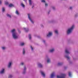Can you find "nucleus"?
Listing matches in <instances>:
<instances>
[{"mask_svg":"<svg viewBox=\"0 0 78 78\" xmlns=\"http://www.w3.org/2000/svg\"><path fill=\"white\" fill-rule=\"evenodd\" d=\"M11 32L12 34V36L13 39H16L18 38V36H17V33L16 32V29H14L11 30Z\"/></svg>","mask_w":78,"mask_h":78,"instance_id":"nucleus-1","label":"nucleus"},{"mask_svg":"<svg viewBox=\"0 0 78 78\" xmlns=\"http://www.w3.org/2000/svg\"><path fill=\"white\" fill-rule=\"evenodd\" d=\"M29 5L30 6H32V8H33L34 6V4L32 0H28Z\"/></svg>","mask_w":78,"mask_h":78,"instance_id":"nucleus-4","label":"nucleus"},{"mask_svg":"<svg viewBox=\"0 0 78 78\" xmlns=\"http://www.w3.org/2000/svg\"><path fill=\"white\" fill-rule=\"evenodd\" d=\"M9 7H14V5L12 4H10L9 5Z\"/></svg>","mask_w":78,"mask_h":78,"instance_id":"nucleus-25","label":"nucleus"},{"mask_svg":"<svg viewBox=\"0 0 78 78\" xmlns=\"http://www.w3.org/2000/svg\"><path fill=\"white\" fill-rule=\"evenodd\" d=\"M23 30H24L26 33H28L29 31V29L28 28H23Z\"/></svg>","mask_w":78,"mask_h":78,"instance_id":"nucleus-12","label":"nucleus"},{"mask_svg":"<svg viewBox=\"0 0 78 78\" xmlns=\"http://www.w3.org/2000/svg\"><path fill=\"white\" fill-rule=\"evenodd\" d=\"M26 51L25 50V49L23 48V55H24L25 54Z\"/></svg>","mask_w":78,"mask_h":78,"instance_id":"nucleus-18","label":"nucleus"},{"mask_svg":"<svg viewBox=\"0 0 78 78\" xmlns=\"http://www.w3.org/2000/svg\"><path fill=\"white\" fill-rule=\"evenodd\" d=\"M7 16L8 17H9V18L11 19V16L9 14H7Z\"/></svg>","mask_w":78,"mask_h":78,"instance_id":"nucleus-21","label":"nucleus"},{"mask_svg":"<svg viewBox=\"0 0 78 78\" xmlns=\"http://www.w3.org/2000/svg\"><path fill=\"white\" fill-rule=\"evenodd\" d=\"M38 37V38H39V37Z\"/></svg>","mask_w":78,"mask_h":78,"instance_id":"nucleus-47","label":"nucleus"},{"mask_svg":"<svg viewBox=\"0 0 78 78\" xmlns=\"http://www.w3.org/2000/svg\"><path fill=\"white\" fill-rule=\"evenodd\" d=\"M23 0V1H24V2H26V3H27V0Z\"/></svg>","mask_w":78,"mask_h":78,"instance_id":"nucleus-42","label":"nucleus"},{"mask_svg":"<svg viewBox=\"0 0 78 78\" xmlns=\"http://www.w3.org/2000/svg\"><path fill=\"white\" fill-rule=\"evenodd\" d=\"M24 45H25V43H21L20 44V45L21 46H24Z\"/></svg>","mask_w":78,"mask_h":78,"instance_id":"nucleus-29","label":"nucleus"},{"mask_svg":"<svg viewBox=\"0 0 78 78\" xmlns=\"http://www.w3.org/2000/svg\"><path fill=\"white\" fill-rule=\"evenodd\" d=\"M28 37L29 40H31V34H29L28 35Z\"/></svg>","mask_w":78,"mask_h":78,"instance_id":"nucleus-19","label":"nucleus"},{"mask_svg":"<svg viewBox=\"0 0 78 78\" xmlns=\"http://www.w3.org/2000/svg\"><path fill=\"white\" fill-rule=\"evenodd\" d=\"M50 11H49L48 13V14H50Z\"/></svg>","mask_w":78,"mask_h":78,"instance_id":"nucleus-43","label":"nucleus"},{"mask_svg":"<svg viewBox=\"0 0 78 78\" xmlns=\"http://www.w3.org/2000/svg\"><path fill=\"white\" fill-rule=\"evenodd\" d=\"M63 64H64V63H63V62H59L58 63V66H62V65Z\"/></svg>","mask_w":78,"mask_h":78,"instance_id":"nucleus-17","label":"nucleus"},{"mask_svg":"<svg viewBox=\"0 0 78 78\" xmlns=\"http://www.w3.org/2000/svg\"><path fill=\"white\" fill-rule=\"evenodd\" d=\"M41 2H43V3H45V0H42L41 1Z\"/></svg>","mask_w":78,"mask_h":78,"instance_id":"nucleus-37","label":"nucleus"},{"mask_svg":"<svg viewBox=\"0 0 78 78\" xmlns=\"http://www.w3.org/2000/svg\"><path fill=\"white\" fill-rule=\"evenodd\" d=\"M64 69H67V67H64Z\"/></svg>","mask_w":78,"mask_h":78,"instance_id":"nucleus-45","label":"nucleus"},{"mask_svg":"<svg viewBox=\"0 0 78 78\" xmlns=\"http://www.w3.org/2000/svg\"><path fill=\"white\" fill-rule=\"evenodd\" d=\"M53 36V32H49L48 34L47 35V37H50Z\"/></svg>","mask_w":78,"mask_h":78,"instance_id":"nucleus-6","label":"nucleus"},{"mask_svg":"<svg viewBox=\"0 0 78 78\" xmlns=\"http://www.w3.org/2000/svg\"><path fill=\"white\" fill-rule=\"evenodd\" d=\"M24 62H21L20 64L21 66H23V65H24Z\"/></svg>","mask_w":78,"mask_h":78,"instance_id":"nucleus-31","label":"nucleus"},{"mask_svg":"<svg viewBox=\"0 0 78 78\" xmlns=\"http://www.w3.org/2000/svg\"><path fill=\"white\" fill-rule=\"evenodd\" d=\"M68 74L69 76H70V77L72 76V74H71V72H69Z\"/></svg>","mask_w":78,"mask_h":78,"instance_id":"nucleus-22","label":"nucleus"},{"mask_svg":"<svg viewBox=\"0 0 78 78\" xmlns=\"http://www.w3.org/2000/svg\"><path fill=\"white\" fill-rule=\"evenodd\" d=\"M30 48L31 49L32 51H33V47H32V46H30Z\"/></svg>","mask_w":78,"mask_h":78,"instance_id":"nucleus-34","label":"nucleus"},{"mask_svg":"<svg viewBox=\"0 0 78 78\" xmlns=\"http://www.w3.org/2000/svg\"><path fill=\"white\" fill-rule=\"evenodd\" d=\"M72 8H72V7H69V9H71V10H72Z\"/></svg>","mask_w":78,"mask_h":78,"instance_id":"nucleus-39","label":"nucleus"},{"mask_svg":"<svg viewBox=\"0 0 78 78\" xmlns=\"http://www.w3.org/2000/svg\"><path fill=\"white\" fill-rule=\"evenodd\" d=\"M74 28H75V26L73 25L71 27L68 29L67 30V34H70L73 30Z\"/></svg>","mask_w":78,"mask_h":78,"instance_id":"nucleus-2","label":"nucleus"},{"mask_svg":"<svg viewBox=\"0 0 78 78\" xmlns=\"http://www.w3.org/2000/svg\"><path fill=\"white\" fill-rule=\"evenodd\" d=\"M41 27L42 28H44V26L42 24H41Z\"/></svg>","mask_w":78,"mask_h":78,"instance_id":"nucleus-40","label":"nucleus"},{"mask_svg":"<svg viewBox=\"0 0 78 78\" xmlns=\"http://www.w3.org/2000/svg\"><path fill=\"white\" fill-rule=\"evenodd\" d=\"M52 8L54 11H55V10H56V8H55V6H52Z\"/></svg>","mask_w":78,"mask_h":78,"instance_id":"nucleus-27","label":"nucleus"},{"mask_svg":"<svg viewBox=\"0 0 78 78\" xmlns=\"http://www.w3.org/2000/svg\"><path fill=\"white\" fill-rule=\"evenodd\" d=\"M54 77H55V73H53L51 75V78H53Z\"/></svg>","mask_w":78,"mask_h":78,"instance_id":"nucleus-16","label":"nucleus"},{"mask_svg":"<svg viewBox=\"0 0 78 78\" xmlns=\"http://www.w3.org/2000/svg\"><path fill=\"white\" fill-rule=\"evenodd\" d=\"M45 7H47V6H48V4H47V3H45Z\"/></svg>","mask_w":78,"mask_h":78,"instance_id":"nucleus-36","label":"nucleus"},{"mask_svg":"<svg viewBox=\"0 0 78 78\" xmlns=\"http://www.w3.org/2000/svg\"><path fill=\"white\" fill-rule=\"evenodd\" d=\"M65 52L66 54L65 55V57L67 58L68 60H70V57L69 56V54H70V53L68 49H66L65 50Z\"/></svg>","mask_w":78,"mask_h":78,"instance_id":"nucleus-3","label":"nucleus"},{"mask_svg":"<svg viewBox=\"0 0 78 78\" xmlns=\"http://www.w3.org/2000/svg\"><path fill=\"white\" fill-rule=\"evenodd\" d=\"M54 51H55L54 48H52L49 50V52H50V53H53V52H54Z\"/></svg>","mask_w":78,"mask_h":78,"instance_id":"nucleus-15","label":"nucleus"},{"mask_svg":"<svg viewBox=\"0 0 78 78\" xmlns=\"http://www.w3.org/2000/svg\"><path fill=\"white\" fill-rule=\"evenodd\" d=\"M40 73H41L42 76H43V77H45V73H44V72L42 71L41 70Z\"/></svg>","mask_w":78,"mask_h":78,"instance_id":"nucleus-14","label":"nucleus"},{"mask_svg":"<svg viewBox=\"0 0 78 78\" xmlns=\"http://www.w3.org/2000/svg\"><path fill=\"white\" fill-rule=\"evenodd\" d=\"M27 71V68H26V66H24V69L23 70L22 73L23 74V75H25V73H26Z\"/></svg>","mask_w":78,"mask_h":78,"instance_id":"nucleus-9","label":"nucleus"},{"mask_svg":"<svg viewBox=\"0 0 78 78\" xmlns=\"http://www.w3.org/2000/svg\"><path fill=\"white\" fill-rule=\"evenodd\" d=\"M78 16V14L77 13H76V14L75 15V17H77Z\"/></svg>","mask_w":78,"mask_h":78,"instance_id":"nucleus-35","label":"nucleus"},{"mask_svg":"<svg viewBox=\"0 0 78 78\" xmlns=\"http://www.w3.org/2000/svg\"><path fill=\"white\" fill-rule=\"evenodd\" d=\"M18 31H19V33H21L20 31V30H18Z\"/></svg>","mask_w":78,"mask_h":78,"instance_id":"nucleus-44","label":"nucleus"},{"mask_svg":"<svg viewBox=\"0 0 78 78\" xmlns=\"http://www.w3.org/2000/svg\"><path fill=\"white\" fill-rule=\"evenodd\" d=\"M43 42H44V43L45 46H46V45H47V44L45 43V41L43 40Z\"/></svg>","mask_w":78,"mask_h":78,"instance_id":"nucleus-30","label":"nucleus"},{"mask_svg":"<svg viewBox=\"0 0 78 78\" xmlns=\"http://www.w3.org/2000/svg\"><path fill=\"white\" fill-rule=\"evenodd\" d=\"M21 6H22V7H23L24 8H25V5L23 3H21Z\"/></svg>","mask_w":78,"mask_h":78,"instance_id":"nucleus-23","label":"nucleus"},{"mask_svg":"<svg viewBox=\"0 0 78 78\" xmlns=\"http://www.w3.org/2000/svg\"><path fill=\"white\" fill-rule=\"evenodd\" d=\"M30 17L31 14H28V18L29 20H30V21L31 22V23H32L33 24H34V22L32 20Z\"/></svg>","mask_w":78,"mask_h":78,"instance_id":"nucleus-8","label":"nucleus"},{"mask_svg":"<svg viewBox=\"0 0 78 78\" xmlns=\"http://www.w3.org/2000/svg\"><path fill=\"white\" fill-rule=\"evenodd\" d=\"M2 12H5V7H3L2 8Z\"/></svg>","mask_w":78,"mask_h":78,"instance_id":"nucleus-24","label":"nucleus"},{"mask_svg":"<svg viewBox=\"0 0 78 78\" xmlns=\"http://www.w3.org/2000/svg\"><path fill=\"white\" fill-rule=\"evenodd\" d=\"M69 62L70 64H71V62Z\"/></svg>","mask_w":78,"mask_h":78,"instance_id":"nucleus-46","label":"nucleus"},{"mask_svg":"<svg viewBox=\"0 0 78 78\" xmlns=\"http://www.w3.org/2000/svg\"><path fill=\"white\" fill-rule=\"evenodd\" d=\"M54 22H55V20H51L48 21V23H54Z\"/></svg>","mask_w":78,"mask_h":78,"instance_id":"nucleus-20","label":"nucleus"},{"mask_svg":"<svg viewBox=\"0 0 78 78\" xmlns=\"http://www.w3.org/2000/svg\"><path fill=\"white\" fill-rule=\"evenodd\" d=\"M2 1L0 0V5H2Z\"/></svg>","mask_w":78,"mask_h":78,"instance_id":"nucleus-41","label":"nucleus"},{"mask_svg":"<svg viewBox=\"0 0 78 78\" xmlns=\"http://www.w3.org/2000/svg\"><path fill=\"white\" fill-rule=\"evenodd\" d=\"M12 76L11 75H9V78H12Z\"/></svg>","mask_w":78,"mask_h":78,"instance_id":"nucleus-32","label":"nucleus"},{"mask_svg":"<svg viewBox=\"0 0 78 78\" xmlns=\"http://www.w3.org/2000/svg\"><path fill=\"white\" fill-rule=\"evenodd\" d=\"M66 76V74H62L60 76L58 75L57 76V78H65V77Z\"/></svg>","mask_w":78,"mask_h":78,"instance_id":"nucleus-5","label":"nucleus"},{"mask_svg":"<svg viewBox=\"0 0 78 78\" xmlns=\"http://www.w3.org/2000/svg\"><path fill=\"white\" fill-rule=\"evenodd\" d=\"M46 59L47 60V63H50V62H51V60H50V59L48 58V57L46 56Z\"/></svg>","mask_w":78,"mask_h":78,"instance_id":"nucleus-10","label":"nucleus"},{"mask_svg":"<svg viewBox=\"0 0 78 78\" xmlns=\"http://www.w3.org/2000/svg\"><path fill=\"white\" fill-rule=\"evenodd\" d=\"M2 50H5V48H6L5 47H2Z\"/></svg>","mask_w":78,"mask_h":78,"instance_id":"nucleus-33","label":"nucleus"},{"mask_svg":"<svg viewBox=\"0 0 78 78\" xmlns=\"http://www.w3.org/2000/svg\"><path fill=\"white\" fill-rule=\"evenodd\" d=\"M16 14L17 15H19V12H18L17 10L16 11Z\"/></svg>","mask_w":78,"mask_h":78,"instance_id":"nucleus-28","label":"nucleus"},{"mask_svg":"<svg viewBox=\"0 0 78 78\" xmlns=\"http://www.w3.org/2000/svg\"><path fill=\"white\" fill-rule=\"evenodd\" d=\"M5 5H8V4H9L8 3V2H6L5 3Z\"/></svg>","mask_w":78,"mask_h":78,"instance_id":"nucleus-38","label":"nucleus"},{"mask_svg":"<svg viewBox=\"0 0 78 78\" xmlns=\"http://www.w3.org/2000/svg\"><path fill=\"white\" fill-rule=\"evenodd\" d=\"M5 69L2 68L0 70V74H4V73H5Z\"/></svg>","mask_w":78,"mask_h":78,"instance_id":"nucleus-11","label":"nucleus"},{"mask_svg":"<svg viewBox=\"0 0 78 78\" xmlns=\"http://www.w3.org/2000/svg\"><path fill=\"white\" fill-rule=\"evenodd\" d=\"M55 34H58V31L57 30H55Z\"/></svg>","mask_w":78,"mask_h":78,"instance_id":"nucleus-26","label":"nucleus"},{"mask_svg":"<svg viewBox=\"0 0 78 78\" xmlns=\"http://www.w3.org/2000/svg\"><path fill=\"white\" fill-rule=\"evenodd\" d=\"M38 66L40 68H42L43 67V65H42V64H41V63H38Z\"/></svg>","mask_w":78,"mask_h":78,"instance_id":"nucleus-13","label":"nucleus"},{"mask_svg":"<svg viewBox=\"0 0 78 78\" xmlns=\"http://www.w3.org/2000/svg\"><path fill=\"white\" fill-rule=\"evenodd\" d=\"M12 64V62H9L8 63V68H9V69H11V68Z\"/></svg>","mask_w":78,"mask_h":78,"instance_id":"nucleus-7","label":"nucleus"}]
</instances>
